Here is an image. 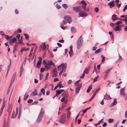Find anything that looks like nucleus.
I'll list each match as a JSON object with an SVG mask.
<instances>
[{"instance_id":"27","label":"nucleus","mask_w":127,"mask_h":127,"mask_svg":"<svg viewBox=\"0 0 127 127\" xmlns=\"http://www.w3.org/2000/svg\"><path fill=\"white\" fill-rule=\"evenodd\" d=\"M62 96L65 98L67 97L68 96L67 93L65 92L63 93L62 94Z\"/></svg>"},{"instance_id":"12","label":"nucleus","mask_w":127,"mask_h":127,"mask_svg":"<svg viewBox=\"0 0 127 127\" xmlns=\"http://www.w3.org/2000/svg\"><path fill=\"white\" fill-rule=\"evenodd\" d=\"M44 113V109L43 108H42L38 116L42 118L43 116Z\"/></svg>"},{"instance_id":"39","label":"nucleus","mask_w":127,"mask_h":127,"mask_svg":"<svg viewBox=\"0 0 127 127\" xmlns=\"http://www.w3.org/2000/svg\"><path fill=\"white\" fill-rule=\"evenodd\" d=\"M101 48L97 50H96L95 52V54H97L99 53L101 51Z\"/></svg>"},{"instance_id":"37","label":"nucleus","mask_w":127,"mask_h":127,"mask_svg":"<svg viewBox=\"0 0 127 127\" xmlns=\"http://www.w3.org/2000/svg\"><path fill=\"white\" fill-rule=\"evenodd\" d=\"M24 71L23 68L22 66H21V68L20 71V74H22Z\"/></svg>"},{"instance_id":"36","label":"nucleus","mask_w":127,"mask_h":127,"mask_svg":"<svg viewBox=\"0 0 127 127\" xmlns=\"http://www.w3.org/2000/svg\"><path fill=\"white\" fill-rule=\"evenodd\" d=\"M99 11V9L97 7H95L94 8V11L96 13H97Z\"/></svg>"},{"instance_id":"56","label":"nucleus","mask_w":127,"mask_h":127,"mask_svg":"<svg viewBox=\"0 0 127 127\" xmlns=\"http://www.w3.org/2000/svg\"><path fill=\"white\" fill-rule=\"evenodd\" d=\"M53 73V76L54 77H56V76L57 75V72H55Z\"/></svg>"},{"instance_id":"47","label":"nucleus","mask_w":127,"mask_h":127,"mask_svg":"<svg viewBox=\"0 0 127 127\" xmlns=\"http://www.w3.org/2000/svg\"><path fill=\"white\" fill-rule=\"evenodd\" d=\"M123 21H124L125 22L126 24L127 25V17H125V19H123Z\"/></svg>"},{"instance_id":"53","label":"nucleus","mask_w":127,"mask_h":127,"mask_svg":"<svg viewBox=\"0 0 127 127\" xmlns=\"http://www.w3.org/2000/svg\"><path fill=\"white\" fill-rule=\"evenodd\" d=\"M122 23V22L121 21H119L117 22L116 23V24L117 25H119V24H121Z\"/></svg>"},{"instance_id":"26","label":"nucleus","mask_w":127,"mask_h":127,"mask_svg":"<svg viewBox=\"0 0 127 127\" xmlns=\"http://www.w3.org/2000/svg\"><path fill=\"white\" fill-rule=\"evenodd\" d=\"M112 68L110 67L107 70H105V74L108 75L109 72L112 69Z\"/></svg>"},{"instance_id":"23","label":"nucleus","mask_w":127,"mask_h":127,"mask_svg":"<svg viewBox=\"0 0 127 127\" xmlns=\"http://www.w3.org/2000/svg\"><path fill=\"white\" fill-rule=\"evenodd\" d=\"M89 67H86L83 73L85 74L86 73L87 74H88L89 73Z\"/></svg>"},{"instance_id":"18","label":"nucleus","mask_w":127,"mask_h":127,"mask_svg":"<svg viewBox=\"0 0 127 127\" xmlns=\"http://www.w3.org/2000/svg\"><path fill=\"white\" fill-rule=\"evenodd\" d=\"M87 4H82L81 6L84 11L89 12V10L88 9H86Z\"/></svg>"},{"instance_id":"19","label":"nucleus","mask_w":127,"mask_h":127,"mask_svg":"<svg viewBox=\"0 0 127 127\" xmlns=\"http://www.w3.org/2000/svg\"><path fill=\"white\" fill-rule=\"evenodd\" d=\"M37 93L36 89L34 90L32 92L31 94V95L32 96H34L37 95Z\"/></svg>"},{"instance_id":"7","label":"nucleus","mask_w":127,"mask_h":127,"mask_svg":"<svg viewBox=\"0 0 127 127\" xmlns=\"http://www.w3.org/2000/svg\"><path fill=\"white\" fill-rule=\"evenodd\" d=\"M73 10L74 11L76 12H78L81 10V7L80 6H77L76 7H73Z\"/></svg>"},{"instance_id":"13","label":"nucleus","mask_w":127,"mask_h":127,"mask_svg":"<svg viewBox=\"0 0 127 127\" xmlns=\"http://www.w3.org/2000/svg\"><path fill=\"white\" fill-rule=\"evenodd\" d=\"M16 75V72H15L13 74L12 77L11 78V83H13L14 82V80H15Z\"/></svg>"},{"instance_id":"63","label":"nucleus","mask_w":127,"mask_h":127,"mask_svg":"<svg viewBox=\"0 0 127 127\" xmlns=\"http://www.w3.org/2000/svg\"><path fill=\"white\" fill-rule=\"evenodd\" d=\"M125 118H127V111H126L125 113Z\"/></svg>"},{"instance_id":"11","label":"nucleus","mask_w":127,"mask_h":127,"mask_svg":"<svg viewBox=\"0 0 127 127\" xmlns=\"http://www.w3.org/2000/svg\"><path fill=\"white\" fill-rule=\"evenodd\" d=\"M121 25H117L115 28L114 29V30L115 31H119L121 30Z\"/></svg>"},{"instance_id":"4","label":"nucleus","mask_w":127,"mask_h":127,"mask_svg":"<svg viewBox=\"0 0 127 127\" xmlns=\"http://www.w3.org/2000/svg\"><path fill=\"white\" fill-rule=\"evenodd\" d=\"M87 13L85 12H84L82 11H80L79 12L78 17H84L87 16Z\"/></svg>"},{"instance_id":"32","label":"nucleus","mask_w":127,"mask_h":127,"mask_svg":"<svg viewBox=\"0 0 127 127\" xmlns=\"http://www.w3.org/2000/svg\"><path fill=\"white\" fill-rule=\"evenodd\" d=\"M116 17V15L115 14L113 15L112 17V19L113 21H115V19Z\"/></svg>"},{"instance_id":"1","label":"nucleus","mask_w":127,"mask_h":127,"mask_svg":"<svg viewBox=\"0 0 127 127\" xmlns=\"http://www.w3.org/2000/svg\"><path fill=\"white\" fill-rule=\"evenodd\" d=\"M67 64L66 63L64 64L63 63L61 64L60 65H59L58 67V70H60L61 69L62 70L60 71L59 75L61 76L63 72H64L66 70V67Z\"/></svg>"},{"instance_id":"44","label":"nucleus","mask_w":127,"mask_h":127,"mask_svg":"<svg viewBox=\"0 0 127 127\" xmlns=\"http://www.w3.org/2000/svg\"><path fill=\"white\" fill-rule=\"evenodd\" d=\"M61 27L63 30H64L66 29L67 27L66 26H64L62 25H61Z\"/></svg>"},{"instance_id":"58","label":"nucleus","mask_w":127,"mask_h":127,"mask_svg":"<svg viewBox=\"0 0 127 127\" xmlns=\"http://www.w3.org/2000/svg\"><path fill=\"white\" fill-rule=\"evenodd\" d=\"M20 34H19L17 35L16 36L17 38L18 39V40H20Z\"/></svg>"},{"instance_id":"21","label":"nucleus","mask_w":127,"mask_h":127,"mask_svg":"<svg viewBox=\"0 0 127 127\" xmlns=\"http://www.w3.org/2000/svg\"><path fill=\"white\" fill-rule=\"evenodd\" d=\"M64 91V90L63 89H61L60 90H57L56 91V93L57 94V95H59Z\"/></svg>"},{"instance_id":"57","label":"nucleus","mask_w":127,"mask_h":127,"mask_svg":"<svg viewBox=\"0 0 127 127\" xmlns=\"http://www.w3.org/2000/svg\"><path fill=\"white\" fill-rule=\"evenodd\" d=\"M127 9V4L124 8L123 10L124 12H125L126 9Z\"/></svg>"},{"instance_id":"29","label":"nucleus","mask_w":127,"mask_h":127,"mask_svg":"<svg viewBox=\"0 0 127 127\" xmlns=\"http://www.w3.org/2000/svg\"><path fill=\"white\" fill-rule=\"evenodd\" d=\"M92 85H90L88 88V89H87V93H89L90 91L92 89Z\"/></svg>"},{"instance_id":"9","label":"nucleus","mask_w":127,"mask_h":127,"mask_svg":"<svg viewBox=\"0 0 127 127\" xmlns=\"http://www.w3.org/2000/svg\"><path fill=\"white\" fill-rule=\"evenodd\" d=\"M64 19L65 21H67L69 23H70L71 21V17L66 15L64 17Z\"/></svg>"},{"instance_id":"34","label":"nucleus","mask_w":127,"mask_h":127,"mask_svg":"<svg viewBox=\"0 0 127 127\" xmlns=\"http://www.w3.org/2000/svg\"><path fill=\"white\" fill-rule=\"evenodd\" d=\"M117 99L116 98H115L114 99V101L112 103V106H114L117 103Z\"/></svg>"},{"instance_id":"2","label":"nucleus","mask_w":127,"mask_h":127,"mask_svg":"<svg viewBox=\"0 0 127 127\" xmlns=\"http://www.w3.org/2000/svg\"><path fill=\"white\" fill-rule=\"evenodd\" d=\"M83 44V41L82 37L80 36L79 38L78 39L77 43V47L78 49H79L82 46Z\"/></svg>"},{"instance_id":"45","label":"nucleus","mask_w":127,"mask_h":127,"mask_svg":"<svg viewBox=\"0 0 127 127\" xmlns=\"http://www.w3.org/2000/svg\"><path fill=\"white\" fill-rule=\"evenodd\" d=\"M5 37L6 39L7 40H9V39H10V37L7 35H5Z\"/></svg>"},{"instance_id":"48","label":"nucleus","mask_w":127,"mask_h":127,"mask_svg":"<svg viewBox=\"0 0 127 127\" xmlns=\"http://www.w3.org/2000/svg\"><path fill=\"white\" fill-rule=\"evenodd\" d=\"M82 112V110L80 111V112L79 113H78V114L77 115V116L75 118V120L76 121L77 120V118H78V117L80 113H81V112Z\"/></svg>"},{"instance_id":"52","label":"nucleus","mask_w":127,"mask_h":127,"mask_svg":"<svg viewBox=\"0 0 127 127\" xmlns=\"http://www.w3.org/2000/svg\"><path fill=\"white\" fill-rule=\"evenodd\" d=\"M70 113L69 111L68 112V114L67 115V119H69L70 116Z\"/></svg>"},{"instance_id":"59","label":"nucleus","mask_w":127,"mask_h":127,"mask_svg":"<svg viewBox=\"0 0 127 127\" xmlns=\"http://www.w3.org/2000/svg\"><path fill=\"white\" fill-rule=\"evenodd\" d=\"M26 50V49L25 48H22L21 51V53H22L24 51H25Z\"/></svg>"},{"instance_id":"17","label":"nucleus","mask_w":127,"mask_h":127,"mask_svg":"<svg viewBox=\"0 0 127 127\" xmlns=\"http://www.w3.org/2000/svg\"><path fill=\"white\" fill-rule=\"evenodd\" d=\"M41 49L43 50H44L46 48V46L44 43H43L40 45Z\"/></svg>"},{"instance_id":"14","label":"nucleus","mask_w":127,"mask_h":127,"mask_svg":"<svg viewBox=\"0 0 127 127\" xmlns=\"http://www.w3.org/2000/svg\"><path fill=\"white\" fill-rule=\"evenodd\" d=\"M18 110L17 109H16V114H15V112L13 111L12 113V117H11L12 118H16V116L18 114Z\"/></svg>"},{"instance_id":"61","label":"nucleus","mask_w":127,"mask_h":127,"mask_svg":"<svg viewBox=\"0 0 127 127\" xmlns=\"http://www.w3.org/2000/svg\"><path fill=\"white\" fill-rule=\"evenodd\" d=\"M33 100L31 99H29L28 101V102L29 103H30L32 102Z\"/></svg>"},{"instance_id":"64","label":"nucleus","mask_w":127,"mask_h":127,"mask_svg":"<svg viewBox=\"0 0 127 127\" xmlns=\"http://www.w3.org/2000/svg\"><path fill=\"white\" fill-rule=\"evenodd\" d=\"M124 31H127V26H125V28H124Z\"/></svg>"},{"instance_id":"46","label":"nucleus","mask_w":127,"mask_h":127,"mask_svg":"<svg viewBox=\"0 0 127 127\" xmlns=\"http://www.w3.org/2000/svg\"><path fill=\"white\" fill-rule=\"evenodd\" d=\"M114 121V120L113 119H110L108 120V121L109 123H112Z\"/></svg>"},{"instance_id":"25","label":"nucleus","mask_w":127,"mask_h":127,"mask_svg":"<svg viewBox=\"0 0 127 127\" xmlns=\"http://www.w3.org/2000/svg\"><path fill=\"white\" fill-rule=\"evenodd\" d=\"M42 118L38 116L36 120V122L37 123H39L42 120Z\"/></svg>"},{"instance_id":"55","label":"nucleus","mask_w":127,"mask_h":127,"mask_svg":"<svg viewBox=\"0 0 127 127\" xmlns=\"http://www.w3.org/2000/svg\"><path fill=\"white\" fill-rule=\"evenodd\" d=\"M98 76H97V77H95L94 79V82H95V81H96L97 80V79H98Z\"/></svg>"},{"instance_id":"30","label":"nucleus","mask_w":127,"mask_h":127,"mask_svg":"<svg viewBox=\"0 0 127 127\" xmlns=\"http://www.w3.org/2000/svg\"><path fill=\"white\" fill-rule=\"evenodd\" d=\"M71 32L73 33H75L76 32V29L74 27L71 28Z\"/></svg>"},{"instance_id":"6","label":"nucleus","mask_w":127,"mask_h":127,"mask_svg":"<svg viewBox=\"0 0 127 127\" xmlns=\"http://www.w3.org/2000/svg\"><path fill=\"white\" fill-rule=\"evenodd\" d=\"M126 88L125 87L122 88L120 92V94L121 95L124 96L125 97H127V95H126L125 93L124 92Z\"/></svg>"},{"instance_id":"5","label":"nucleus","mask_w":127,"mask_h":127,"mask_svg":"<svg viewBox=\"0 0 127 127\" xmlns=\"http://www.w3.org/2000/svg\"><path fill=\"white\" fill-rule=\"evenodd\" d=\"M66 116L64 114H63L61 116L60 119V122L62 123H64L66 121Z\"/></svg>"},{"instance_id":"22","label":"nucleus","mask_w":127,"mask_h":127,"mask_svg":"<svg viewBox=\"0 0 127 127\" xmlns=\"http://www.w3.org/2000/svg\"><path fill=\"white\" fill-rule=\"evenodd\" d=\"M111 98L107 94L104 95V99H111Z\"/></svg>"},{"instance_id":"51","label":"nucleus","mask_w":127,"mask_h":127,"mask_svg":"<svg viewBox=\"0 0 127 127\" xmlns=\"http://www.w3.org/2000/svg\"><path fill=\"white\" fill-rule=\"evenodd\" d=\"M43 76V74H41L39 75V79L40 80H41Z\"/></svg>"},{"instance_id":"16","label":"nucleus","mask_w":127,"mask_h":127,"mask_svg":"<svg viewBox=\"0 0 127 127\" xmlns=\"http://www.w3.org/2000/svg\"><path fill=\"white\" fill-rule=\"evenodd\" d=\"M99 90L100 88H99L96 90L95 93H94L93 95L91 97L89 100L90 101H91L93 99V98L95 96L96 93L99 91Z\"/></svg>"},{"instance_id":"15","label":"nucleus","mask_w":127,"mask_h":127,"mask_svg":"<svg viewBox=\"0 0 127 127\" xmlns=\"http://www.w3.org/2000/svg\"><path fill=\"white\" fill-rule=\"evenodd\" d=\"M12 108V106L11 104H9L7 110V112L8 113L9 115H10L11 111Z\"/></svg>"},{"instance_id":"60","label":"nucleus","mask_w":127,"mask_h":127,"mask_svg":"<svg viewBox=\"0 0 127 127\" xmlns=\"http://www.w3.org/2000/svg\"><path fill=\"white\" fill-rule=\"evenodd\" d=\"M59 84L60 85L59 87L60 88L63 87V86L62 85L61 82H60L59 83Z\"/></svg>"},{"instance_id":"50","label":"nucleus","mask_w":127,"mask_h":127,"mask_svg":"<svg viewBox=\"0 0 127 127\" xmlns=\"http://www.w3.org/2000/svg\"><path fill=\"white\" fill-rule=\"evenodd\" d=\"M116 24V23H111L110 25V26H112V27H113Z\"/></svg>"},{"instance_id":"42","label":"nucleus","mask_w":127,"mask_h":127,"mask_svg":"<svg viewBox=\"0 0 127 127\" xmlns=\"http://www.w3.org/2000/svg\"><path fill=\"white\" fill-rule=\"evenodd\" d=\"M62 6L65 9H66L68 7V6L66 4H62Z\"/></svg>"},{"instance_id":"28","label":"nucleus","mask_w":127,"mask_h":127,"mask_svg":"<svg viewBox=\"0 0 127 127\" xmlns=\"http://www.w3.org/2000/svg\"><path fill=\"white\" fill-rule=\"evenodd\" d=\"M101 57L102 58V59L101 61V64H103L104 63L105 60V57L102 55H101Z\"/></svg>"},{"instance_id":"24","label":"nucleus","mask_w":127,"mask_h":127,"mask_svg":"<svg viewBox=\"0 0 127 127\" xmlns=\"http://www.w3.org/2000/svg\"><path fill=\"white\" fill-rule=\"evenodd\" d=\"M17 39L15 38H14L12 39H11L10 38L9 39V42L10 43H11L15 42L16 41Z\"/></svg>"},{"instance_id":"41","label":"nucleus","mask_w":127,"mask_h":127,"mask_svg":"<svg viewBox=\"0 0 127 127\" xmlns=\"http://www.w3.org/2000/svg\"><path fill=\"white\" fill-rule=\"evenodd\" d=\"M41 92L42 93L43 95H45V90L44 88H42L40 90Z\"/></svg>"},{"instance_id":"38","label":"nucleus","mask_w":127,"mask_h":127,"mask_svg":"<svg viewBox=\"0 0 127 127\" xmlns=\"http://www.w3.org/2000/svg\"><path fill=\"white\" fill-rule=\"evenodd\" d=\"M91 107H90L89 108H87L86 109H85L84 110L82 111H83L84 113H85L88 110V109H90V108H91Z\"/></svg>"},{"instance_id":"33","label":"nucleus","mask_w":127,"mask_h":127,"mask_svg":"<svg viewBox=\"0 0 127 127\" xmlns=\"http://www.w3.org/2000/svg\"><path fill=\"white\" fill-rule=\"evenodd\" d=\"M29 96V95L28 94V93H26V94L24 96V100H26L27 98H28Z\"/></svg>"},{"instance_id":"40","label":"nucleus","mask_w":127,"mask_h":127,"mask_svg":"<svg viewBox=\"0 0 127 127\" xmlns=\"http://www.w3.org/2000/svg\"><path fill=\"white\" fill-rule=\"evenodd\" d=\"M23 35L25 36L26 39H29V36L28 34H27L24 33L23 34Z\"/></svg>"},{"instance_id":"8","label":"nucleus","mask_w":127,"mask_h":127,"mask_svg":"<svg viewBox=\"0 0 127 127\" xmlns=\"http://www.w3.org/2000/svg\"><path fill=\"white\" fill-rule=\"evenodd\" d=\"M82 85V83H80L78 84L76 88V93H78Z\"/></svg>"},{"instance_id":"20","label":"nucleus","mask_w":127,"mask_h":127,"mask_svg":"<svg viewBox=\"0 0 127 127\" xmlns=\"http://www.w3.org/2000/svg\"><path fill=\"white\" fill-rule=\"evenodd\" d=\"M66 98L63 97L61 99V101L62 102H64L65 104H67V99H66Z\"/></svg>"},{"instance_id":"10","label":"nucleus","mask_w":127,"mask_h":127,"mask_svg":"<svg viewBox=\"0 0 127 127\" xmlns=\"http://www.w3.org/2000/svg\"><path fill=\"white\" fill-rule=\"evenodd\" d=\"M115 1V0H113L108 3V4L110 8H112V7H114L115 6V4L114 3Z\"/></svg>"},{"instance_id":"31","label":"nucleus","mask_w":127,"mask_h":127,"mask_svg":"<svg viewBox=\"0 0 127 127\" xmlns=\"http://www.w3.org/2000/svg\"><path fill=\"white\" fill-rule=\"evenodd\" d=\"M41 64V62L40 61H38L37 62V65H36V67L37 68H39L40 67V65Z\"/></svg>"},{"instance_id":"3","label":"nucleus","mask_w":127,"mask_h":127,"mask_svg":"<svg viewBox=\"0 0 127 127\" xmlns=\"http://www.w3.org/2000/svg\"><path fill=\"white\" fill-rule=\"evenodd\" d=\"M52 64L54 66L55 65L54 63L52 61H48V62L45 65V67L47 70H48L50 68Z\"/></svg>"},{"instance_id":"35","label":"nucleus","mask_w":127,"mask_h":127,"mask_svg":"<svg viewBox=\"0 0 127 127\" xmlns=\"http://www.w3.org/2000/svg\"><path fill=\"white\" fill-rule=\"evenodd\" d=\"M5 101H3L2 103V104L1 106V109H2L3 110V108L4 107V106H5Z\"/></svg>"},{"instance_id":"49","label":"nucleus","mask_w":127,"mask_h":127,"mask_svg":"<svg viewBox=\"0 0 127 127\" xmlns=\"http://www.w3.org/2000/svg\"><path fill=\"white\" fill-rule=\"evenodd\" d=\"M103 120V119H102L101 120L99 121L98 123H97L95 125V126H97V125H99L101 122V121Z\"/></svg>"},{"instance_id":"62","label":"nucleus","mask_w":127,"mask_h":127,"mask_svg":"<svg viewBox=\"0 0 127 127\" xmlns=\"http://www.w3.org/2000/svg\"><path fill=\"white\" fill-rule=\"evenodd\" d=\"M4 32L3 31H0V35H1L2 36H3L4 35Z\"/></svg>"},{"instance_id":"43","label":"nucleus","mask_w":127,"mask_h":127,"mask_svg":"<svg viewBox=\"0 0 127 127\" xmlns=\"http://www.w3.org/2000/svg\"><path fill=\"white\" fill-rule=\"evenodd\" d=\"M69 56L70 57H71L73 55V51H69Z\"/></svg>"},{"instance_id":"54","label":"nucleus","mask_w":127,"mask_h":127,"mask_svg":"<svg viewBox=\"0 0 127 127\" xmlns=\"http://www.w3.org/2000/svg\"><path fill=\"white\" fill-rule=\"evenodd\" d=\"M45 70V68H40V72H43Z\"/></svg>"}]
</instances>
